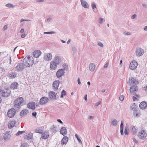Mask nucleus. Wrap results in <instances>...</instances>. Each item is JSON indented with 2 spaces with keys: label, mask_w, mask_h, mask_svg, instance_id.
Returning <instances> with one entry per match:
<instances>
[{
  "label": "nucleus",
  "mask_w": 147,
  "mask_h": 147,
  "mask_svg": "<svg viewBox=\"0 0 147 147\" xmlns=\"http://www.w3.org/2000/svg\"><path fill=\"white\" fill-rule=\"evenodd\" d=\"M25 66L23 63H18L15 69L17 71H21L24 69Z\"/></svg>",
  "instance_id": "6e6552de"
},
{
  "label": "nucleus",
  "mask_w": 147,
  "mask_h": 147,
  "mask_svg": "<svg viewBox=\"0 0 147 147\" xmlns=\"http://www.w3.org/2000/svg\"><path fill=\"white\" fill-rule=\"evenodd\" d=\"M142 5V6L144 7H147V5L146 4H143Z\"/></svg>",
  "instance_id": "774afa93"
},
{
  "label": "nucleus",
  "mask_w": 147,
  "mask_h": 147,
  "mask_svg": "<svg viewBox=\"0 0 147 147\" xmlns=\"http://www.w3.org/2000/svg\"><path fill=\"white\" fill-rule=\"evenodd\" d=\"M67 130L65 127H62L60 130V133L63 136L67 134Z\"/></svg>",
  "instance_id": "bb28decb"
},
{
  "label": "nucleus",
  "mask_w": 147,
  "mask_h": 147,
  "mask_svg": "<svg viewBox=\"0 0 147 147\" xmlns=\"http://www.w3.org/2000/svg\"><path fill=\"white\" fill-rule=\"evenodd\" d=\"M98 22L100 24H102L105 22V20L103 18H98Z\"/></svg>",
  "instance_id": "a19ab883"
},
{
  "label": "nucleus",
  "mask_w": 147,
  "mask_h": 147,
  "mask_svg": "<svg viewBox=\"0 0 147 147\" xmlns=\"http://www.w3.org/2000/svg\"><path fill=\"white\" fill-rule=\"evenodd\" d=\"M68 138L67 136H64L61 140V144L62 145L66 144L68 141Z\"/></svg>",
  "instance_id": "b1692460"
},
{
  "label": "nucleus",
  "mask_w": 147,
  "mask_h": 147,
  "mask_svg": "<svg viewBox=\"0 0 147 147\" xmlns=\"http://www.w3.org/2000/svg\"><path fill=\"white\" fill-rule=\"evenodd\" d=\"M137 17V15L136 14H133L131 17V18L132 19H135Z\"/></svg>",
  "instance_id": "3c124183"
},
{
  "label": "nucleus",
  "mask_w": 147,
  "mask_h": 147,
  "mask_svg": "<svg viewBox=\"0 0 147 147\" xmlns=\"http://www.w3.org/2000/svg\"><path fill=\"white\" fill-rule=\"evenodd\" d=\"M108 65H109V63H107L106 64H105V65H104V68H107L108 67Z\"/></svg>",
  "instance_id": "052dcab7"
},
{
  "label": "nucleus",
  "mask_w": 147,
  "mask_h": 147,
  "mask_svg": "<svg viewBox=\"0 0 147 147\" xmlns=\"http://www.w3.org/2000/svg\"><path fill=\"white\" fill-rule=\"evenodd\" d=\"M101 103V102L100 101H99L96 103L95 105L96 106H98L99 105H100Z\"/></svg>",
  "instance_id": "4d7b16f0"
},
{
  "label": "nucleus",
  "mask_w": 147,
  "mask_h": 147,
  "mask_svg": "<svg viewBox=\"0 0 147 147\" xmlns=\"http://www.w3.org/2000/svg\"><path fill=\"white\" fill-rule=\"evenodd\" d=\"M56 128V127L54 125H53L50 128V131L53 133H55L57 131Z\"/></svg>",
  "instance_id": "72a5a7b5"
},
{
  "label": "nucleus",
  "mask_w": 147,
  "mask_h": 147,
  "mask_svg": "<svg viewBox=\"0 0 147 147\" xmlns=\"http://www.w3.org/2000/svg\"><path fill=\"white\" fill-rule=\"evenodd\" d=\"M64 73V70L62 69H59L56 72V76L58 78L62 76Z\"/></svg>",
  "instance_id": "dca6fc26"
},
{
  "label": "nucleus",
  "mask_w": 147,
  "mask_h": 147,
  "mask_svg": "<svg viewBox=\"0 0 147 147\" xmlns=\"http://www.w3.org/2000/svg\"><path fill=\"white\" fill-rule=\"evenodd\" d=\"M52 19L51 18H49L47 19V21L48 22H50L51 21Z\"/></svg>",
  "instance_id": "0e129e2a"
},
{
  "label": "nucleus",
  "mask_w": 147,
  "mask_h": 147,
  "mask_svg": "<svg viewBox=\"0 0 147 147\" xmlns=\"http://www.w3.org/2000/svg\"><path fill=\"white\" fill-rule=\"evenodd\" d=\"M91 6L92 9L95 11H97V9L95 3H92L91 4Z\"/></svg>",
  "instance_id": "e433bc0d"
},
{
  "label": "nucleus",
  "mask_w": 147,
  "mask_h": 147,
  "mask_svg": "<svg viewBox=\"0 0 147 147\" xmlns=\"http://www.w3.org/2000/svg\"><path fill=\"white\" fill-rule=\"evenodd\" d=\"M95 68V65L94 63H91L89 65V69L92 72H93Z\"/></svg>",
  "instance_id": "c85d7f7f"
},
{
  "label": "nucleus",
  "mask_w": 147,
  "mask_h": 147,
  "mask_svg": "<svg viewBox=\"0 0 147 147\" xmlns=\"http://www.w3.org/2000/svg\"><path fill=\"white\" fill-rule=\"evenodd\" d=\"M82 7L85 9L89 8V5L88 3L85 0H80Z\"/></svg>",
  "instance_id": "f3484780"
},
{
  "label": "nucleus",
  "mask_w": 147,
  "mask_h": 147,
  "mask_svg": "<svg viewBox=\"0 0 147 147\" xmlns=\"http://www.w3.org/2000/svg\"><path fill=\"white\" fill-rule=\"evenodd\" d=\"M23 63L26 67L31 66L34 63L33 58L32 56L26 57L23 59Z\"/></svg>",
  "instance_id": "f03ea898"
},
{
  "label": "nucleus",
  "mask_w": 147,
  "mask_h": 147,
  "mask_svg": "<svg viewBox=\"0 0 147 147\" xmlns=\"http://www.w3.org/2000/svg\"><path fill=\"white\" fill-rule=\"evenodd\" d=\"M48 96L49 98L53 100H55L56 99V96L55 93L53 91H50L48 93Z\"/></svg>",
  "instance_id": "2eb2a0df"
},
{
  "label": "nucleus",
  "mask_w": 147,
  "mask_h": 147,
  "mask_svg": "<svg viewBox=\"0 0 147 147\" xmlns=\"http://www.w3.org/2000/svg\"><path fill=\"white\" fill-rule=\"evenodd\" d=\"M61 58L59 56L56 55L53 60L50 63V68L51 70H55L58 65L61 62Z\"/></svg>",
  "instance_id": "f257e3e1"
},
{
  "label": "nucleus",
  "mask_w": 147,
  "mask_h": 147,
  "mask_svg": "<svg viewBox=\"0 0 147 147\" xmlns=\"http://www.w3.org/2000/svg\"><path fill=\"white\" fill-rule=\"evenodd\" d=\"M10 135L8 133H6L4 136V139L5 140L9 139L10 138Z\"/></svg>",
  "instance_id": "f704fd0d"
},
{
  "label": "nucleus",
  "mask_w": 147,
  "mask_h": 147,
  "mask_svg": "<svg viewBox=\"0 0 147 147\" xmlns=\"http://www.w3.org/2000/svg\"><path fill=\"white\" fill-rule=\"evenodd\" d=\"M144 89L146 92H147V85L144 87Z\"/></svg>",
  "instance_id": "69168bd1"
},
{
  "label": "nucleus",
  "mask_w": 147,
  "mask_h": 147,
  "mask_svg": "<svg viewBox=\"0 0 147 147\" xmlns=\"http://www.w3.org/2000/svg\"><path fill=\"white\" fill-rule=\"evenodd\" d=\"M16 110L14 108H11L9 109L7 113L8 117L12 118L16 114Z\"/></svg>",
  "instance_id": "9d476101"
},
{
  "label": "nucleus",
  "mask_w": 147,
  "mask_h": 147,
  "mask_svg": "<svg viewBox=\"0 0 147 147\" xmlns=\"http://www.w3.org/2000/svg\"><path fill=\"white\" fill-rule=\"evenodd\" d=\"M138 88L137 86H132L130 88V91L131 93L133 94L138 98L139 97V95L136 92L138 91Z\"/></svg>",
  "instance_id": "423d86ee"
},
{
  "label": "nucleus",
  "mask_w": 147,
  "mask_h": 147,
  "mask_svg": "<svg viewBox=\"0 0 147 147\" xmlns=\"http://www.w3.org/2000/svg\"><path fill=\"white\" fill-rule=\"evenodd\" d=\"M7 28V25H5L4 26L3 28V30H6Z\"/></svg>",
  "instance_id": "13d9d810"
},
{
  "label": "nucleus",
  "mask_w": 147,
  "mask_h": 147,
  "mask_svg": "<svg viewBox=\"0 0 147 147\" xmlns=\"http://www.w3.org/2000/svg\"><path fill=\"white\" fill-rule=\"evenodd\" d=\"M25 132L24 131H19L16 134V135L17 136H19L21 134H22L24 133Z\"/></svg>",
  "instance_id": "de8ad7c7"
},
{
  "label": "nucleus",
  "mask_w": 147,
  "mask_h": 147,
  "mask_svg": "<svg viewBox=\"0 0 147 147\" xmlns=\"http://www.w3.org/2000/svg\"><path fill=\"white\" fill-rule=\"evenodd\" d=\"M137 136L139 139L145 140L147 139V133L146 130L141 129L138 132Z\"/></svg>",
  "instance_id": "7ed1b4c3"
},
{
  "label": "nucleus",
  "mask_w": 147,
  "mask_h": 147,
  "mask_svg": "<svg viewBox=\"0 0 147 147\" xmlns=\"http://www.w3.org/2000/svg\"><path fill=\"white\" fill-rule=\"evenodd\" d=\"M57 121L60 123L61 124L63 123V122L60 119H58L57 120Z\"/></svg>",
  "instance_id": "338daca9"
},
{
  "label": "nucleus",
  "mask_w": 147,
  "mask_h": 147,
  "mask_svg": "<svg viewBox=\"0 0 147 147\" xmlns=\"http://www.w3.org/2000/svg\"><path fill=\"white\" fill-rule=\"evenodd\" d=\"M16 76V74L14 72L10 73L8 75V76L10 78H13Z\"/></svg>",
  "instance_id": "2f4dec72"
},
{
  "label": "nucleus",
  "mask_w": 147,
  "mask_h": 147,
  "mask_svg": "<svg viewBox=\"0 0 147 147\" xmlns=\"http://www.w3.org/2000/svg\"><path fill=\"white\" fill-rule=\"evenodd\" d=\"M133 112V115L135 117H139L141 115V113L139 110H137Z\"/></svg>",
  "instance_id": "a211bd4d"
},
{
  "label": "nucleus",
  "mask_w": 147,
  "mask_h": 147,
  "mask_svg": "<svg viewBox=\"0 0 147 147\" xmlns=\"http://www.w3.org/2000/svg\"><path fill=\"white\" fill-rule=\"evenodd\" d=\"M66 92L64 90H63L62 91L61 93V98H63L64 96L66 95Z\"/></svg>",
  "instance_id": "37998d69"
},
{
  "label": "nucleus",
  "mask_w": 147,
  "mask_h": 147,
  "mask_svg": "<svg viewBox=\"0 0 147 147\" xmlns=\"http://www.w3.org/2000/svg\"><path fill=\"white\" fill-rule=\"evenodd\" d=\"M43 131V130L41 129V128H37L35 130V132L38 133L39 134L42 133Z\"/></svg>",
  "instance_id": "4c0bfd02"
},
{
  "label": "nucleus",
  "mask_w": 147,
  "mask_h": 147,
  "mask_svg": "<svg viewBox=\"0 0 147 147\" xmlns=\"http://www.w3.org/2000/svg\"><path fill=\"white\" fill-rule=\"evenodd\" d=\"M49 136V132L47 131H45L42 134L41 138L43 139H46L48 138Z\"/></svg>",
  "instance_id": "412c9836"
},
{
  "label": "nucleus",
  "mask_w": 147,
  "mask_h": 147,
  "mask_svg": "<svg viewBox=\"0 0 147 147\" xmlns=\"http://www.w3.org/2000/svg\"><path fill=\"white\" fill-rule=\"evenodd\" d=\"M131 130L132 131V134L134 135L136 134L137 132V128L136 127L132 126L131 127Z\"/></svg>",
  "instance_id": "393cba45"
},
{
  "label": "nucleus",
  "mask_w": 147,
  "mask_h": 147,
  "mask_svg": "<svg viewBox=\"0 0 147 147\" xmlns=\"http://www.w3.org/2000/svg\"><path fill=\"white\" fill-rule=\"evenodd\" d=\"M123 122L122 121H121V125H120V133L121 135H123Z\"/></svg>",
  "instance_id": "473e14b6"
},
{
  "label": "nucleus",
  "mask_w": 147,
  "mask_h": 147,
  "mask_svg": "<svg viewBox=\"0 0 147 147\" xmlns=\"http://www.w3.org/2000/svg\"><path fill=\"white\" fill-rule=\"evenodd\" d=\"M44 34H55L56 32L54 31L45 32L43 33Z\"/></svg>",
  "instance_id": "a18cd8bd"
},
{
  "label": "nucleus",
  "mask_w": 147,
  "mask_h": 147,
  "mask_svg": "<svg viewBox=\"0 0 147 147\" xmlns=\"http://www.w3.org/2000/svg\"><path fill=\"white\" fill-rule=\"evenodd\" d=\"M16 124V121L14 120L9 121L8 123V127L9 128H11L14 127Z\"/></svg>",
  "instance_id": "5701e85b"
},
{
  "label": "nucleus",
  "mask_w": 147,
  "mask_h": 147,
  "mask_svg": "<svg viewBox=\"0 0 147 147\" xmlns=\"http://www.w3.org/2000/svg\"><path fill=\"white\" fill-rule=\"evenodd\" d=\"M11 91L9 88H6L4 90H0V95L1 94L3 97H7L10 94Z\"/></svg>",
  "instance_id": "0eeeda50"
},
{
  "label": "nucleus",
  "mask_w": 147,
  "mask_h": 147,
  "mask_svg": "<svg viewBox=\"0 0 147 147\" xmlns=\"http://www.w3.org/2000/svg\"><path fill=\"white\" fill-rule=\"evenodd\" d=\"M28 113V111L26 109H25L22 110L20 112V115L21 116H23L27 115Z\"/></svg>",
  "instance_id": "cd10ccee"
},
{
  "label": "nucleus",
  "mask_w": 147,
  "mask_h": 147,
  "mask_svg": "<svg viewBox=\"0 0 147 147\" xmlns=\"http://www.w3.org/2000/svg\"><path fill=\"white\" fill-rule=\"evenodd\" d=\"M129 130L128 127L127 126H125L124 130V134L126 135H128L129 134Z\"/></svg>",
  "instance_id": "58836bf2"
},
{
  "label": "nucleus",
  "mask_w": 147,
  "mask_h": 147,
  "mask_svg": "<svg viewBox=\"0 0 147 147\" xmlns=\"http://www.w3.org/2000/svg\"><path fill=\"white\" fill-rule=\"evenodd\" d=\"M75 136L76 137V138L78 140V142H79V143H80L82 144V142L80 139L78 135L77 134H76L75 135Z\"/></svg>",
  "instance_id": "c03bdc74"
},
{
  "label": "nucleus",
  "mask_w": 147,
  "mask_h": 147,
  "mask_svg": "<svg viewBox=\"0 0 147 147\" xmlns=\"http://www.w3.org/2000/svg\"><path fill=\"white\" fill-rule=\"evenodd\" d=\"M41 51L39 50H37L34 51L33 53V56L36 58H38L40 55Z\"/></svg>",
  "instance_id": "4be33fe9"
},
{
  "label": "nucleus",
  "mask_w": 147,
  "mask_h": 147,
  "mask_svg": "<svg viewBox=\"0 0 147 147\" xmlns=\"http://www.w3.org/2000/svg\"><path fill=\"white\" fill-rule=\"evenodd\" d=\"M139 81L134 78H130L127 84L130 85L137 86V85L139 83Z\"/></svg>",
  "instance_id": "39448f33"
},
{
  "label": "nucleus",
  "mask_w": 147,
  "mask_h": 147,
  "mask_svg": "<svg viewBox=\"0 0 147 147\" xmlns=\"http://www.w3.org/2000/svg\"><path fill=\"white\" fill-rule=\"evenodd\" d=\"M4 58L6 59L7 60V62L10 65L11 63V56L9 55L8 57H5Z\"/></svg>",
  "instance_id": "7c9ffc66"
},
{
  "label": "nucleus",
  "mask_w": 147,
  "mask_h": 147,
  "mask_svg": "<svg viewBox=\"0 0 147 147\" xmlns=\"http://www.w3.org/2000/svg\"><path fill=\"white\" fill-rule=\"evenodd\" d=\"M133 141L136 144H138V141L136 140V139L134 138L133 139Z\"/></svg>",
  "instance_id": "6e6d98bb"
},
{
  "label": "nucleus",
  "mask_w": 147,
  "mask_h": 147,
  "mask_svg": "<svg viewBox=\"0 0 147 147\" xmlns=\"http://www.w3.org/2000/svg\"><path fill=\"white\" fill-rule=\"evenodd\" d=\"M32 116L34 117L35 118L36 117L37 113L36 112H34L32 113Z\"/></svg>",
  "instance_id": "5fc2aeb1"
},
{
  "label": "nucleus",
  "mask_w": 147,
  "mask_h": 147,
  "mask_svg": "<svg viewBox=\"0 0 147 147\" xmlns=\"http://www.w3.org/2000/svg\"><path fill=\"white\" fill-rule=\"evenodd\" d=\"M144 52L143 49L140 47H138L136 49V54L137 56L140 57L143 55Z\"/></svg>",
  "instance_id": "1a4fd4ad"
},
{
  "label": "nucleus",
  "mask_w": 147,
  "mask_h": 147,
  "mask_svg": "<svg viewBox=\"0 0 147 147\" xmlns=\"http://www.w3.org/2000/svg\"><path fill=\"white\" fill-rule=\"evenodd\" d=\"M124 98V97L123 95H121L119 97V100L120 101H123Z\"/></svg>",
  "instance_id": "603ef678"
},
{
  "label": "nucleus",
  "mask_w": 147,
  "mask_h": 147,
  "mask_svg": "<svg viewBox=\"0 0 147 147\" xmlns=\"http://www.w3.org/2000/svg\"><path fill=\"white\" fill-rule=\"evenodd\" d=\"M138 64L137 62L134 60L130 63L129 67V68L131 70L135 69L136 68Z\"/></svg>",
  "instance_id": "9b49d317"
},
{
  "label": "nucleus",
  "mask_w": 147,
  "mask_h": 147,
  "mask_svg": "<svg viewBox=\"0 0 147 147\" xmlns=\"http://www.w3.org/2000/svg\"><path fill=\"white\" fill-rule=\"evenodd\" d=\"M63 69H67L68 68V66H67V65H66L65 64H64L63 65Z\"/></svg>",
  "instance_id": "864d4df0"
},
{
  "label": "nucleus",
  "mask_w": 147,
  "mask_h": 147,
  "mask_svg": "<svg viewBox=\"0 0 147 147\" xmlns=\"http://www.w3.org/2000/svg\"><path fill=\"white\" fill-rule=\"evenodd\" d=\"M139 107L142 109H144L147 107V103L145 101H143L141 102L140 105Z\"/></svg>",
  "instance_id": "aec40b11"
},
{
  "label": "nucleus",
  "mask_w": 147,
  "mask_h": 147,
  "mask_svg": "<svg viewBox=\"0 0 147 147\" xmlns=\"http://www.w3.org/2000/svg\"><path fill=\"white\" fill-rule=\"evenodd\" d=\"M31 21L30 20H25L24 19H22L20 21V22L21 23L23 22L26 21V22H30Z\"/></svg>",
  "instance_id": "09e8293b"
},
{
  "label": "nucleus",
  "mask_w": 147,
  "mask_h": 147,
  "mask_svg": "<svg viewBox=\"0 0 147 147\" xmlns=\"http://www.w3.org/2000/svg\"><path fill=\"white\" fill-rule=\"evenodd\" d=\"M36 1L38 3L43 2L44 1V0H36Z\"/></svg>",
  "instance_id": "bf43d9fd"
},
{
  "label": "nucleus",
  "mask_w": 147,
  "mask_h": 147,
  "mask_svg": "<svg viewBox=\"0 0 147 147\" xmlns=\"http://www.w3.org/2000/svg\"><path fill=\"white\" fill-rule=\"evenodd\" d=\"M32 134H28L26 135L25 137V138L26 139L29 140L32 138Z\"/></svg>",
  "instance_id": "c9c22d12"
},
{
  "label": "nucleus",
  "mask_w": 147,
  "mask_h": 147,
  "mask_svg": "<svg viewBox=\"0 0 147 147\" xmlns=\"http://www.w3.org/2000/svg\"><path fill=\"white\" fill-rule=\"evenodd\" d=\"M18 86V84L17 82L12 83L10 86V88L13 90L17 89Z\"/></svg>",
  "instance_id": "a878e982"
},
{
  "label": "nucleus",
  "mask_w": 147,
  "mask_h": 147,
  "mask_svg": "<svg viewBox=\"0 0 147 147\" xmlns=\"http://www.w3.org/2000/svg\"><path fill=\"white\" fill-rule=\"evenodd\" d=\"M6 6L9 8H13L14 7L13 5L11 3H7L6 5Z\"/></svg>",
  "instance_id": "79ce46f5"
},
{
  "label": "nucleus",
  "mask_w": 147,
  "mask_h": 147,
  "mask_svg": "<svg viewBox=\"0 0 147 147\" xmlns=\"http://www.w3.org/2000/svg\"><path fill=\"white\" fill-rule=\"evenodd\" d=\"M49 101V98L45 96L42 97L39 101V103L41 105H44L47 103Z\"/></svg>",
  "instance_id": "4468645a"
},
{
  "label": "nucleus",
  "mask_w": 147,
  "mask_h": 147,
  "mask_svg": "<svg viewBox=\"0 0 147 147\" xmlns=\"http://www.w3.org/2000/svg\"><path fill=\"white\" fill-rule=\"evenodd\" d=\"M144 30L145 31H147V26L144 27Z\"/></svg>",
  "instance_id": "e2e57ef3"
},
{
  "label": "nucleus",
  "mask_w": 147,
  "mask_h": 147,
  "mask_svg": "<svg viewBox=\"0 0 147 147\" xmlns=\"http://www.w3.org/2000/svg\"><path fill=\"white\" fill-rule=\"evenodd\" d=\"M117 123V121L116 119H114L113 120H111V124L113 126H116Z\"/></svg>",
  "instance_id": "ea45409f"
},
{
  "label": "nucleus",
  "mask_w": 147,
  "mask_h": 147,
  "mask_svg": "<svg viewBox=\"0 0 147 147\" xmlns=\"http://www.w3.org/2000/svg\"><path fill=\"white\" fill-rule=\"evenodd\" d=\"M24 99L22 97H20L16 98L14 101V107L16 108H18L23 103Z\"/></svg>",
  "instance_id": "20e7f679"
},
{
  "label": "nucleus",
  "mask_w": 147,
  "mask_h": 147,
  "mask_svg": "<svg viewBox=\"0 0 147 147\" xmlns=\"http://www.w3.org/2000/svg\"><path fill=\"white\" fill-rule=\"evenodd\" d=\"M59 83V81L57 80L54 81L53 82L52 86L53 89L54 90L56 91L58 90Z\"/></svg>",
  "instance_id": "f8f14e48"
},
{
  "label": "nucleus",
  "mask_w": 147,
  "mask_h": 147,
  "mask_svg": "<svg viewBox=\"0 0 147 147\" xmlns=\"http://www.w3.org/2000/svg\"><path fill=\"white\" fill-rule=\"evenodd\" d=\"M97 45L101 47H103L104 46L103 44L100 42L98 41L97 42Z\"/></svg>",
  "instance_id": "49530a36"
},
{
  "label": "nucleus",
  "mask_w": 147,
  "mask_h": 147,
  "mask_svg": "<svg viewBox=\"0 0 147 147\" xmlns=\"http://www.w3.org/2000/svg\"><path fill=\"white\" fill-rule=\"evenodd\" d=\"M137 106L135 103H134L131 104L130 106V109L133 111L137 110Z\"/></svg>",
  "instance_id": "c756f323"
},
{
  "label": "nucleus",
  "mask_w": 147,
  "mask_h": 147,
  "mask_svg": "<svg viewBox=\"0 0 147 147\" xmlns=\"http://www.w3.org/2000/svg\"><path fill=\"white\" fill-rule=\"evenodd\" d=\"M52 55L51 53H47L45 54L44 57V59L47 61H51L52 59Z\"/></svg>",
  "instance_id": "ddd939ff"
},
{
  "label": "nucleus",
  "mask_w": 147,
  "mask_h": 147,
  "mask_svg": "<svg viewBox=\"0 0 147 147\" xmlns=\"http://www.w3.org/2000/svg\"><path fill=\"white\" fill-rule=\"evenodd\" d=\"M123 33L126 35H130L131 34V33L127 32H123Z\"/></svg>",
  "instance_id": "8fccbe9b"
},
{
  "label": "nucleus",
  "mask_w": 147,
  "mask_h": 147,
  "mask_svg": "<svg viewBox=\"0 0 147 147\" xmlns=\"http://www.w3.org/2000/svg\"><path fill=\"white\" fill-rule=\"evenodd\" d=\"M77 81H78V84L80 85L81 84V82H80V79L79 78H78V79Z\"/></svg>",
  "instance_id": "680f3d73"
},
{
  "label": "nucleus",
  "mask_w": 147,
  "mask_h": 147,
  "mask_svg": "<svg viewBox=\"0 0 147 147\" xmlns=\"http://www.w3.org/2000/svg\"><path fill=\"white\" fill-rule=\"evenodd\" d=\"M28 108L32 109H34L35 108V102H32L28 103L27 105Z\"/></svg>",
  "instance_id": "6ab92c4d"
}]
</instances>
